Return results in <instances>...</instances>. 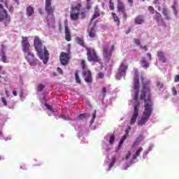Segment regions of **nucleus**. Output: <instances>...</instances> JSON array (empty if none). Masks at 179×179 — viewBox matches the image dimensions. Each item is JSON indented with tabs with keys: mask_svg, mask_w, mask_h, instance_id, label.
I'll return each mask as SVG.
<instances>
[{
	"mask_svg": "<svg viewBox=\"0 0 179 179\" xmlns=\"http://www.w3.org/2000/svg\"><path fill=\"white\" fill-rule=\"evenodd\" d=\"M142 90L140 95V99L144 101V111L141 119L138 121V125L143 127L145 125L153 113V101H152V90L150 89V81H145L143 76H141Z\"/></svg>",
	"mask_w": 179,
	"mask_h": 179,
	"instance_id": "1",
	"label": "nucleus"
},
{
	"mask_svg": "<svg viewBox=\"0 0 179 179\" xmlns=\"http://www.w3.org/2000/svg\"><path fill=\"white\" fill-rule=\"evenodd\" d=\"M21 44L22 51L27 62H29L31 66H36V65H37V59L34 57V55L31 54V52H30V43H29V38L27 36H22Z\"/></svg>",
	"mask_w": 179,
	"mask_h": 179,
	"instance_id": "2",
	"label": "nucleus"
},
{
	"mask_svg": "<svg viewBox=\"0 0 179 179\" xmlns=\"http://www.w3.org/2000/svg\"><path fill=\"white\" fill-rule=\"evenodd\" d=\"M52 0H45V10L47 12L48 16L46 17V22L48 26H52L55 23V7L51 5Z\"/></svg>",
	"mask_w": 179,
	"mask_h": 179,
	"instance_id": "3",
	"label": "nucleus"
},
{
	"mask_svg": "<svg viewBox=\"0 0 179 179\" xmlns=\"http://www.w3.org/2000/svg\"><path fill=\"white\" fill-rule=\"evenodd\" d=\"M139 86L141 84L139 83V71L138 69L134 71V100L136 101L138 99H139Z\"/></svg>",
	"mask_w": 179,
	"mask_h": 179,
	"instance_id": "4",
	"label": "nucleus"
},
{
	"mask_svg": "<svg viewBox=\"0 0 179 179\" xmlns=\"http://www.w3.org/2000/svg\"><path fill=\"white\" fill-rule=\"evenodd\" d=\"M0 22H2L6 27L10 23V15L8 14V10L3 8L2 3H0Z\"/></svg>",
	"mask_w": 179,
	"mask_h": 179,
	"instance_id": "5",
	"label": "nucleus"
},
{
	"mask_svg": "<svg viewBox=\"0 0 179 179\" xmlns=\"http://www.w3.org/2000/svg\"><path fill=\"white\" fill-rule=\"evenodd\" d=\"M82 9V4L77 3L76 6H71V13H70V19L73 22H76L80 16V10Z\"/></svg>",
	"mask_w": 179,
	"mask_h": 179,
	"instance_id": "6",
	"label": "nucleus"
},
{
	"mask_svg": "<svg viewBox=\"0 0 179 179\" xmlns=\"http://www.w3.org/2000/svg\"><path fill=\"white\" fill-rule=\"evenodd\" d=\"M115 46L112 45L110 48V43H107L103 47V52L102 55L103 57V59L106 61L107 62H109L111 59V57H113V52L114 51Z\"/></svg>",
	"mask_w": 179,
	"mask_h": 179,
	"instance_id": "7",
	"label": "nucleus"
},
{
	"mask_svg": "<svg viewBox=\"0 0 179 179\" xmlns=\"http://www.w3.org/2000/svg\"><path fill=\"white\" fill-rule=\"evenodd\" d=\"M87 58L90 62H100L101 61L96 50L92 48H87Z\"/></svg>",
	"mask_w": 179,
	"mask_h": 179,
	"instance_id": "8",
	"label": "nucleus"
},
{
	"mask_svg": "<svg viewBox=\"0 0 179 179\" xmlns=\"http://www.w3.org/2000/svg\"><path fill=\"white\" fill-rule=\"evenodd\" d=\"M36 53L38 58L43 61V64H47L48 62V60L50 59V53L48 52L46 46L41 48V50L36 51Z\"/></svg>",
	"mask_w": 179,
	"mask_h": 179,
	"instance_id": "9",
	"label": "nucleus"
},
{
	"mask_svg": "<svg viewBox=\"0 0 179 179\" xmlns=\"http://www.w3.org/2000/svg\"><path fill=\"white\" fill-rule=\"evenodd\" d=\"M67 52H62L59 56V59L62 65H68V62L71 59V48L67 49Z\"/></svg>",
	"mask_w": 179,
	"mask_h": 179,
	"instance_id": "10",
	"label": "nucleus"
},
{
	"mask_svg": "<svg viewBox=\"0 0 179 179\" xmlns=\"http://www.w3.org/2000/svg\"><path fill=\"white\" fill-rule=\"evenodd\" d=\"M139 116V103L134 105V113L130 120V125H134Z\"/></svg>",
	"mask_w": 179,
	"mask_h": 179,
	"instance_id": "11",
	"label": "nucleus"
},
{
	"mask_svg": "<svg viewBox=\"0 0 179 179\" xmlns=\"http://www.w3.org/2000/svg\"><path fill=\"white\" fill-rule=\"evenodd\" d=\"M34 45L36 51H40L41 48H43L45 45H43V41L40 37L35 36L34 39Z\"/></svg>",
	"mask_w": 179,
	"mask_h": 179,
	"instance_id": "12",
	"label": "nucleus"
},
{
	"mask_svg": "<svg viewBox=\"0 0 179 179\" xmlns=\"http://www.w3.org/2000/svg\"><path fill=\"white\" fill-rule=\"evenodd\" d=\"M127 69H128V65L124 62H122L117 69V76H125L127 75Z\"/></svg>",
	"mask_w": 179,
	"mask_h": 179,
	"instance_id": "13",
	"label": "nucleus"
},
{
	"mask_svg": "<svg viewBox=\"0 0 179 179\" xmlns=\"http://www.w3.org/2000/svg\"><path fill=\"white\" fill-rule=\"evenodd\" d=\"M83 76L86 83H92L93 82V78L92 77V72L90 71L83 70Z\"/></svg>",
	"mask_w": 179,
	"mask_h": 179,
	"instance_id": "14",
	"label": "nucleus"
},
{
	"mask_svg": "<svg viewBox=\"0 0 179 179\" xmlns=\"http://www.w3.org/2000/svg\"><path fill=\"white\" fill-rule=\"evenodd\" d=\"M5 50H6V47L5 45H1V52L0 53V57L1 61L4 62V64H8V60L6 59V55L5 53Z\"/></svg>",
	"mask_w": 179,
	"mask_h": 179,
	"instance_id": "15",
	"label": "nucleus"
},
{
	"mask_svg": "<svg viewBox=\"0 0 179 179\" xmlns=\"http://www.w3.org/2000/svg\"><path fill=\"white\" fill-rule=\"evenodd\" d=\"M125 5L123 2L121 1V0H117V11L120 13H124L125 12Z\"/></svg>",
	"mask_w": 179,
	"mask_h": 179,
	"instance_id": "16",
	"label": "nucleus"
},
{
	"mask_svg": "<svg viewBox=\"0 0 179 179\" xmlns=\"http://www.w3.org/2000/svg\"><path fill=\"white\" fill-rule=\"evenodd\" d=\"M65 40L66 41H71L72 40L71 29H69L67 25L65 26Z\"/></svg>",
	"mask_w": 179,
	"mask_h": 179,
	"instance_id": "17",
	"label": "nucleus"
},
{
	"mask_svg": "<svg viewBox=\"0 0 179 179\" xmlns=\"http://www.w3.org/2000/svg\"><path fill=\"white\" fill-rule=\"evenodd\" d=\"M157 57L159 58V60L162 62V64H166L167 62V59H166V56L164 55V52L162 51L157 52Z\"/></svg>",
	"mask_w": 179,
	"mask_h": 179,
	"instance_id": "18",
	"label": "nucleus"
},
{
	"mask_svg": "<svg viewBox=\"0 0 179 179\" xmlns=\"http://www.w3.org/2000/svg\"><path fill=\"white\" fill-rule=\"evenodd\" d=\"M97 17H100V9H99V7L94 8V15L92 16L90 19V22H93L95 19H97Z\"/></svg>",
	"mask_w": 179,
	"mask_h": 179,
	"instance_id": "19",
	"label": "nucleus"
},
{
	"mask_svg": "<svg viewBox=\"0 0 179 179\" xmlns=\"http://www.w3.org/2000/svg\"><path fill=\"white\" fill-rule=\"evenodd\" d=\"M134 22L136 24H142L143 23H145V18L143 15H138L135 18Z\"/></svg>",
	"mask_w": 179,
	"mask_h": 179,
	"instance_id": "20",
	"label": "nucleus"
},
{
	"mask_svg": "<svg viewBox=\"0 0 179 179\" xmlns=\"http://www.w3.org/2000/svg\"><path fill=\"white\" fill-rule=\"evenodd\" d=\"M26 15L27 16H28V17H30V16L34 15V8H33V6H29L27 8Z\"/></svg>",
	"mask_w": 179,
	"mask_h": 179,
	"instance_id": "21",
	"label": "nucleus"
},
{
	"mask_svg": "<svg viewBox=\"0 0 179 179\" xmlns=\"http://www.w3.org/2000/svg\"><path fill=\"white\" fill-rule=\"evenodd\" d=\"M87 33L91 38H94V37H96V29L94 27L89 28L87 29Z\"/></svg>",
	"mask_w": 179,
	"mask_h": 179,
	"instance_id": "22",
	"label": "nucleus"
},
{
	"mask_svg": "<svg viewBox=\"0 0 179 179\" xmlns=\"http://www.w3.org/2000/svg\"><path fill=\"white\" fill-rule=\"evenodd\" d=\"M112 17H113L115 23H116L117 26H120L121 21H120V17H118L117 16V13H112Z\"/></svg>",
	"mask_w": 179,
	"mask_h": 179,
	"instance_id": "23",
	"label": "nucleus"
},
{
	"mask_svg": "<svg viewBox=\"0 0 179 179\" xmlns=\"http://www.w3.org/2000/svg\"><path fill=\"white\" fill-rule=\"evenodd\" d=\"M162 15H164V16H165V17L167 20H170L171 17H170V15L169 14V9L163 8L162 9Z\"/></svg>",
	"mask_w": 179,
	"mask_h": 179,
	"instance_id": "24",
	"label": "nucleus"
},
{
	"mask_svg": "<svg viewBox=\"0 0 179 179\" xmlns=\"http://www.w3.org/2000/svg\"><path fill=\"white\" fill-rule=\"evenodd\" d=\"M76 41L77 43L79 44V45H81L82 47H85V41L80 37H79V36L76 37Z\"/></svg>",
	"mask_w": 179,
	"mask_h": 179,
	"instance_id": "25",
	"label": "nucleus"
},
{
	"mask_svg": "<svg viewBox=\"0 0 179 179\" xmlns=\"http://www.w3.org/2000/svg\"><path fill=\"white\" fill-rule=\"evenodd\" d=\"M141 64H143V68H144V69H148V68H149V63H148L145 57H143Z\"/></svg>",
	"mask_w": 179,
	"mask_h": 179,
	"instance_id": "26",
	"label": "nucleus"
},
{
	"mask_svg": "<svg viewBox=\"0 0 179 179\" xmlns=\"http://www.w3.org/2000/svg\"><path fill=\"white\" fill-rule=\"evenodd\" d=\"M143 150V148H140L138 150H136V153L133 155V159L135 160L138 156L141 155V152Z\"/></svg>",
	"mask_w": 179,
	"mask_h": 179,
	"instance_id": "27",
	"label": "nucleus"
},
{
	"mask_svg": "<svg viewBox=\"0 0 179 179\" xmlns=\"http://www.w3.org/2000/svg\"><path fill=\"white\" fill-rule=\"evenodd\" d=\"M154 19L159 23L160 20H162V14H160V13L156 12Z\"/></svg>",
	"mask_w": 179,
	"mask_h": 179,
	"instance_id": "28",
	"label": "nucleus"
},
{
	"mask_svg": "<svg viewBox=\"0 0 179 179\" xmlns=\"http://www.w3.org/2000/svg\"><path fill=\"white\" fill-rule=\"evenodd\" d=\"M114 142H115V135L112 134V135L110 136L109 145H114Z\"/></svg>",
	"mask_w": 179,
	"mask_h": 179,
	"instance_id": "29",
	"label": "nucleus"
},
{
	"mask_svg": "<svg viewBox=\"0 0 179 179\" xmlns=\"http://www.w3.org/2000/svg\"><path fill=\"white\" fill-rule=\"evenodd\" d=\"M89 116V114L87 113H82L80 114L78 117V120H85V118H86V117Z\"/></svg>",
	"mask_w": 179,
	"mask_h": 179,
	"instance_id": "30",
	"label": "nucleus"
},
{
	"mask_svg": "<svg viewBox=\"0 0 179 179\" xmlns=\"http://www.w3.org/2000/svg\"><path fill=\"white\" fill-rule=\"evenodd\" d=\"M45 88V85L43 84H38L37 91L38 92H43V90Z\"/></svg>",
	"mask_w": 179,
	"mask_h": 179,
	"instance_id": "31",
	"label": "nucleus"
},
{
	"mask_svg": "<svg viewBox=\"0 0 179 179\" xmlns=\"http://www.w3.org/2000/svg\"><path fill=\"white\" fill-rule=\"evenodd\" d=\"M125 141H127V134H124L122 139L120 140V143H119V146H122V144L124 143V142H125Z\"/></svg>",
	"mask_w": 179,
	"mask_h": 179,
	"instance_id": "32",
	"label": "nucleus"
},
{
	"mask_svg": "<svg viewBox=\"0 0 179 179\" xmlns=\"http://www.w3.org/2000/svg\"><path fill=\"white\" fill-rule=\"evenodd\" d=\"M115 164V157H113L112 158V161L109 165V169H108V171H110V170H111V168H113L114 166V164Z\"/></svg>",
	"mask_w": 179,
	"mask_h": 179,
	"instance_id": "33",
	"label": "nucleus"
},
{
	"mask_svg": "<svg viewBox=\"0 0 179 179\" xmlns=\"http://www.w3.org/2000/svg\"><path fill=\"white\" fill-rule=\"evenodd\" d=\"M9 1L8 0H0V3H3L6 8H9Z\"/></svg>",
	"mask_w": 179,
	"mask_h": 179,
	"instance_id": "34",
	"label": "nucleus"
},
{
	"mask_svg": "<svg viewBox=\"0 0 179 179\" xmlns=\"http://www.w3.org/2000/svg\"><path fill=\"white\" fill-rule=\"evenodd\" d=\"M75 77H76V80L77 83H81L80 78H79V74H78V71H76Z\"/></svg>",
	"mask_w": 179,
	"mask_h": 179,
	"instance_id": "35",
	"label": "nucleus"
},
{
	"mask_svg": "<svg viewBox=\"0 0 179 179\" xmlns=\"http://www.w3.org/2000/svg\"><path fill=\"white\" fill-rule=\"evenodd\" d=\"M171 8L173 10V13H174L175 16H178V12L177 11V8H176V5H172Z\"/></svg>",
	"mask_w": 179,
	"mask_h": 179,
	"instance_id": "36",
	"label": "nucleus"
},
{
	"mask_svg": "<svg viewBox=\"0 0 179 179\" xmlns=\"http://www.w3.org/2000/svg\"><path fill=\"white\" fill-rule=\"evenodd\" d=\"M101 93L103 94V99H105L106 98V93H107V89L106 88V87H103L102 88Z\"/></svg>",
	"mask_w": 179,
	"mask_h": 179,
	"instance_id": "37",
	"label": "nucleus"
},
{
	"mask_svg": "<svg viewBox=\"0 0 179 179\" xmlns=\"http://www.w3.org/2000/svg\"><path fill=\"white\" fill-rule=\"evenodd\" d=\"M148 10L149 12H150L152 15H155V8H153V6H148Z\"/></svg>",
	"mask_w": 179,
	"mask_h": 179,
	"instance_id": "38",
	"label": "nucleus"
},
{
	"mask_svg": "<svg viewBox=\"0 0 179 179\" xmlns=\"http://www.w3.org/2000/svg\"><path fill=\"white\" fill-rule=\"evenodd\" d=\"M87 4H86V9L89 10V9L92 8V3H90V1L86 0Z\"/></svg>",
	"mask_w": 179,
	"mask_h": 179,
	"instance_id": "39",
	"label": "nucleus"
},
{
	"mask_svg": "<svg viewBox=\"0 0 179 179\" xmlns=\"http://www.w3.org/2000/svg\"><path fill=\"white\" fill-rule=\"evenodd\" d=\"M81 66L83 71H86V62L85 60L81 61Z\"/></svg>",
	"mask_w": 179,
	"mask_h": 179,
	"instance_id": "40",
	"label": "nucleus"
},
{
	"mask_svg": "<svg viewBox=\"0 0 179 179\" xmlns=\"http://www.w3.org/2000/svg\"><path fill=\"white\" fill-rule=\"evenodd\" d=\"M109 8H110V10H114V9H115L114 3H113V1H111V0L109 1Z\"/></svg>",
	"mask_w": 179,
	"mask_h": 179,
	"instance_id": "41",
	"label": "nucleus"
},
{
	"mask_svg": "<svg viewBox=\"0 0 179 179\" xmlns=\"http://www.w3.org/2000/svg\"><path fill=\"white\" fill-rule=\"evenodd\" d=\"M134 41L136 45H141V41L136 38L134 39Z\"/></svg>",
	"mask_w": 179,
	"mask_h": 179,
	"instance_id": "42",
	"label": "nucleus"
},
{
	"mask_svg": "<svg viewBox=\"0 0 179 179\" xmlns=\"http://www.w3.org/2000/svg\"><path fill=\"white\" fill-rule=\"evenodd\" d=\"M59 118H62V119L64 120H69V117H66V116H65V115H63V114L60 115L59 116Z\"/></svg>",
	"mask_w": 179,
	"mask_h": 179,
	"instance_id": "43",
	"label": "nucleus"
},
{
	"mask_svg": "<svg viewBox=\"0 0 179 179\" xmlns=\"http://www.w3.org/2000/svg\"><path fill=\"white\" fill-rule=\"evenodd\" d=\"M94 120H96V110L92 114V119L91 120V124H93V122H94Z\"/></svg>",
	"mask_w": 179,
	"mask_h": 179,
	"instance_id": "44",
	"label": "nucleus"
},
{
	"mask_svg": "<svg viewBox=\"0 0 179 179\" xmlns=\"http://www.w3.org/2000/svg\"><path fill=\"white\" fill-rule=\"evenodd\" d=\"M80 15L82 19H85V17H86V11H82L81 13H80Z\"/></svg>",
	"mask_w": 179,
	"mask_h": 179,
	"instance_id": "45",
	"label": "nucleus"
},
{
	"mask_svg": "<svg viewBox=\"0 0 179 179\" xmlns=\"http://www.w3.org/2000/svg\"><path fill=\"white\" fill-rule=\"evenodd\" d=\"M98 79H103L104 78V73H99L97 75Z\"/></svg>",
	"mask_w": 179,
	"mask_h": 179,
	"instance_id": "46",
	"label": "nucleus"
},
{
	"mask_svg": "<svg viewBox=\"0 0 179 179\" xmlns=\"http://www.w3.org/2000/svg\"><path fill=\"white\" fill-rule=\"evenodd\" d=\"M122 13L123 15L122 17L124 20H127L128 19V15H127V13L124 11V13Z\"/></svg>",
	"mask_w": 179,
	"mask_h": 179,
	"instance_id": "47",
	"label": "nucleus"
},
{
	"mask_svg": "<svg viewBox=\"0 0 179 179\" xmlns=\"http://www.w3.org/2000/svg\"><path fill=\"white\" fill-rule=\"evenodd\" d=\"M1 101L4 106H8V102H6V99H5V97H1Z\"/></svg>",
	"mask_w": 179,
	"mask_h": 179,
	"instance_id": "48",
	"label": "nucleus"
},
{
	"mask_svg": "<svg viewBox=\"0 0 179 179\" xmlns=\"http://www.w3.org/2000/svg\"><path fill=\"white\" fill-rule=\"evenodd\" d=\"M172 93H173V96H176L177 95V90H176V87H173L172 89Z\"/></svg>",
	"mask_w": 179,
	"mask_h": 179,
	"instance_id": "49",
	"label": "nucleus"
},
{
	"mask_svg": "<svg viewBox=\"0 0 179 179\" xmlns=\"http://www.w3.org/2000/svg\"><path fill=\"white\" fill-rule=\"evenodd\" d=\"M141 50H145V51H148V47L143 46L142 45H140Z\"/></svg>",
	"mask_w": 179,
	"mask_h": 179,
	"instance_id": "50",
	"label": "nucleus"
},
{
	"mask_svg": "<svg viewBox=\"0 0 179 179\" xmlns=\"http://www.w3.org/2000/svg\"><path fill=\"white\" fill-rule=\"evenodd\" d=\"M174 82H179V75H176L174 78Z\"/></svg>",
	"mask_w": 179,
	"mask_h": 179,
	"instance_id": "51",
	"label": "nucleus"
},
{
	"mask_svg": "<svg viewBox=\"0 0 179 179\" xmlns=\"http://www.w3.org/2000/svg\"><path fill=\"white\" fill-rule=\"evenodd\" d=\"M57 72L58 73H59L60 75H62V69H61L60 67L57 68Z\"/></svg>",
	"mask_w": 179,
	"mask_h": 179,
	"instance_id": "52",
	"label": "nucleus"
},
{
	"mask_svg": "<svg viewBox=\"0 0 179 179\" xmlns=\"http://www.w3.org/2000/svg\"><path fill=\"white\" fill-rule=\"evenodd\" d=\"M147 57H148L149 61H152V55L150 53H147Z\"/></svg>",
	"mask_w": 179,
	"mask_h": 179,
	"instance_id": "53",
	"label": "nucleus"
},
{
	"mask_svg": "<svg viewBox=\"0 0 179 179\" xmlns=\"http://www.w3.org/2000/svg\"><path fill=\"white\" fill-rule=\"evenodd\" d=\"M129 157H131V152L129 151L128 154L126 155V159H129Z\"/></svg>",
	"mask_w": 179,
	"mask_h": 179,
	"instance_id": "54",
	"label": "nucleus"
},
{
	"mask_svg": "<svg viewBox=\"0 0 179 179\" xmlns=\"http://www.w3.org/2000/svg\"><path fill=\"white\" fill-rule=\"evenodd\" d=\"M45 106L48 108V110H52V108L50 105L45 103Z\"/></svg>",
	"mask_w": 179,
	"mask_h": 179,
	"instance_id": "55",
	"label": "nucleus"
},
{
	"mask_svg": "<svg viewBox=\"0 0 179 179\" xmlns=\"http://www.w3.org/2000/svg\"><path fill=\"white\" fill-rule=\"evenodd\" d=\"M8 10H9L10 12H13V10H14L13 6H10L8 8Z\"/></svg>",
	"mask_w": 179,
	"mask_h": 179,
	"instance_id": "56",
	"label": "nucleus"
},
{
	"mask_svg": "<svg viewBox=\"0 0 179 179\" xmlns=\"http://www.w3.org/2000/svg\"><path fill=\"white\" fill-rule=\"evenodd\" d=\"M131 30H132V29H131V28H129V29H128V31H126V34H129V33H131Z\"/></svg>",
	"mask_w": 179,
	"mask_h": 179,
	"instance_id": "57",
	"label": "nucleus"
},
{
	"mask_svg": "<svg viewBox=\"0 0 179 179\" xmlns=\"http://www.w3.org/2000/svg\"><path fill=\"white\" fill-rule=\"evenodd\" d=\"M13 96H17V92L16 91L13 92Z\"/></svg>",
	"mask_w": 179,
	"mask_h": 179,
	"instance_id": "58",
	"label": "nucleus"
},
{
	"mask_svg": "<svg viewBox=\"0 0 179 179\" xmlns=\"http://www.w3.org/2000/svg\"><path fill=\"white\" fill-rule=\"evenodd\" d=\"M129 3H134V0H127Z\"/></svg>",
	"mask_w": 179,
	"mask_h": 179,
	"instance_id": "59",
	"label": "nucleus"
},
{
	"mask_svg": "<svg viewBox=\"0 0 179 179\" xmlns=\"http://www.w3.org/2000/svg\"><path fill=\"white\" fill-rule=\"evenodd\" d=\"M129 3H134V0H127Z\"/></svg>",
	"mask_w": 179,
	"mask_h": 179,
	"instance_id": "60",
	"label": "nucleus"
},
{
	"mask_svg": "<svg viewBox=\"0 0 179 179\" xmlns=\"http://www.w3.org/2000/svg\"><path fill=\"white\" fill-rule=\"evenodd\" d=\"M2 69V66H0V71Z\"/></svg>",
	"mask_w": 179,
	"mask_h": 179,
	"instance_id": "61",
	"label": "nucleus"
},
{
	"mask_svg": "<svg viewBox=\"0 0 179 179\" xmlns=\"http://www.w3.org/2000/svg\"><path fill=\"white\" fill-rule=\"evenodd\" d=\"M23 94V92H21V94H20V96H22V95Z\"/></svg>",
	"mask_w": 179,
	"mask_h": 179,
	"instance_id": "62",
	"label": "nucleus"
},
{
	"mask_svg": "<svg viewBox=\"0 0 179 179\" xmlns=\"http://www.w3.org/2000/svg\"><path fill=\"white\" fill-rule=\"evenodd\" d=\"M143 2H145V0H143Z\"/></svg>",
	"mask_w": 179,
	"mask_h": 179,
	"instance_id": "63",
	"label": "nucleus"
},
{
	"mask_svg": "<svg viewBox=\"0 0 179 179\" xmlns=\"http://www.w3.org/2000/svg\"><path fill=\"white\" fill-rule=\"evenodd\" d=\"M178 86H179V85H178Z\"/></svg>",
	"mask_w": 179,
	"mask_h": 179,
	"instance_id": "64",
	"label": "nucleus"
}]
</instances>
